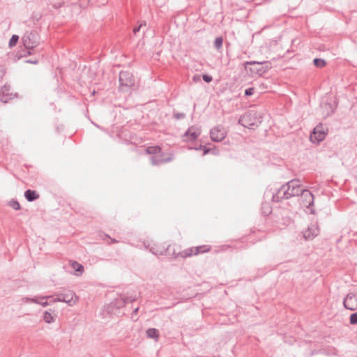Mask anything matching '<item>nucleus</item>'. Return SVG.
Wrapping results in <instances>:
<instances>
[{
    "label": "nucleus",
    "instance_id": "1",
    "mask_svg": "<svg viewBox=\"0 0 357 357\" xmlns=\"http://www.w3.org/2000/svg\"><path fill=\"white\" fill-rule=\"evenodd\" d=\"M302 192L299 180L293 179L282 185L273 195V201L279 202L282 199H288L292 197H298Z\"/></svg>",
    "mask_w": 357,
    "mask_h": 357
},
{
    "label": "nucleus",
    "instance_id": "2",
    "mask_svg": "<svg viewBox=\"0 0 357 357\" xmlns=\"http://www.w3.org/2000/svg\"><path fill=\"white\" fill-rule=\"evenodd\" d=\"M22 41L26 50H33L39 45L40 36L36 31H27L22 37Z\"/></svg>",
    "mask_w": 357,
    "mask_h": 357
},
{
    "label": "nucleus",
    "instance_id": "3",
    "mask_svg": "<svg viewBox=\"0 0 357 357\" xmlns=\"http://www.w3.org/2000/svg\"><path fill=\"white\" fill-rule=\"evenodd\" d=\"M245 68L247 69L248 66H252V67L250 68V71L252 73H256L259 75H262L266 73L268 69L271 68V63L268 61H246L244 63Z\"/></svg>",
    "mask_w": 357,
    "mask_h": 357
},
{
    "label": "nucleus",
    "instance_id": "4",
    "mask_svg": "<svg viewBox=\"0 0 357 357\" xmlns=\"http://www.w3.org/2000/svg\"><path fill=\"white\" fill-rule=\"evenodd\" d=\"M120 89L122 91H127L129 88L135 85V79L131 73L128 71H121L119 73Z\"/></svg>",
    "mask_w": 357,
    "mask_h": 357
},
{
    "label": "nucleus",
    "instance_id": "5",
    "mask_svg": "<svg viewBox=\"0 0 357 357\" xmlns=\"http://www.w3.org/2000/svg\"><path fill=\"white\" fill-rule=\"evenodd\" d=\"M135 301V298L134 297H120L116 298L108 307L109 312L112 314H117V312L114 310V308L116 310H120L128 303H132Z\"/></svg>",
    "mask_w": 357,
    "mask_h": 357
},
{
    "label": "nucleus",
    "instance_id": "6",
    "mask_svg": "<svg viewBox=\"0 0 357 357\" xmlns=\"http://www.w3.org/2000/svg\"><path fill=\"white\" fill-rule=\"evenodd\" d=\"M298 197V201L303 207L310 208L313 205L314 195L309 190L302 188Z\"/></svg>",
    "mask_w": 357,
    "mask_h": 357
},
{
    "label": "nucleus",
    "instance_id": "7",
    "mask_svg": "<svg viewBox=\"0 0 357 357\" xmlns=\"http://www.w3.org/2000/svg\"><path fill=\"white\" fill-rule=\"evenodd\" d=\"M77 298L75 294L72 291H68L66 293L59 294L54 300V302H64L68 305L72 306L76 303Z\"/></svg>",
    "mask_w": 357,
    "mask_h": 357
},
{
    "label": "nucleus",
    "instance_id": "8",
    "mask_svg": "<svg viewBox=\"0 0 357 357\" xmlns=\"http://www.w3.org/2000/svg\"><path fill=\"white\" fill-rule=\"evenodd\" d=\"M255 114L252 112H247L240 117L238 123L243 126L248 128H254L257 126V122L255 119Z\"/></svg>",
    "mask_w": 357,
    "mask_h": 357
},
{
    "label": "nucleus",
    "instance_id": "9",
    "mask_svg": "<svg viewBox=\"0 0 357 357\" xmlns=\"http://www.w3.org/2000/svg\"><path fill=\"white\" fill-rule=\"evenodd\" d=\"M343 305L346 309L351 311L357 310V295L349 293L343 301Z\"/></svg>",
    "mask_w": 357,
    "mask_h": 357
},
{
    "label": "nucleus",
    "instance_id": "10",
    "mask_svg": "<svg viewBox=\"0 0 357 357\" xmlns=\"http://www.w3.org/2000/svg\"><path fill=\"white\" fill-rule=\"evenodd\" d=\"M210 135L213 142H219L225 138L226 132L223 127L218 126L211 130Z\"/></svg>",
    "mask_w": 357,
    "mask_h": 357
},
{
    "label": "nucleus",
    "instance_id": "11",
    "mask_svg": "<svg viewBox=\"0 0 357 357\" xmlns=\"http://www.w3.org/2000/svg\"><path fill=\"white\" fill-rule=\"evenodd\" d=\"M326 133L324 130L323 126L321 124L317 125L313 130L312 134L310 135V139L312 142L314 140L317 142H320L324 140L326 137Z\"/></svg>",
    "mask_w": 357,
    "mask_h": 357
},
{
    "label": "nucleus",
    "instance_id": "12",
    "mask_svg": "<svg viewBox=\"0 0 357 357\" xmlns=\"http://www.w3.org/2000/svg\"><path fill=\"white\" fill-rule=\"evenodd\" d=\"M319 233V229L316 223L311 224L307 229L303 231V236L306 240H311L316 237Z\"/></svg>",
    "mask_w": 357,
    "mask_h": 357
},
{
    "label": "nucleus",
    "instance_id": "13",
    "mask_svg": "<svg viewBox=\"0 0 357 357\" xmlns=\"http://www.w3.org/2000/svg\"><path fill=\"white\" fill-rule=\"evenodd\" d=\"M10 87L8 85H4L0 90V100L4 103L8 102L10 100L15 96V93L10 91Z\"/></svg>",
    "mask_w": 357,
    "mask_h": 357
},
{
    "label": "nucleus",
    "instance_id": "14",
    "mask_svg": "<svg viewBox=\"0 0 357 357\" xmlns=\"http://www.w3.org/2000/svg\"><path fill=\"white\" fill-rule=\"evenodd\" d=\"M201 134V129L196 126L190 127L185 132L183 137H186L188 140L195 141Z\"/></svg>",
    "mask_w": 357,
    "mask_h": 357
},
{
    "label": "nucleus",
    "instance_id": "15",
    "mask_svg": "<svg viewBox=\"0 0 357 357\" xmlns=\"http://www.w3.org/2000/svg\"><path fill=\"white\" fill-rule=\"evenodd\" d=\"M51 296H38L35 298H28V297H23L22 298V301L23 303H28L31 302L37 304L41 305L43 307H46L48 305L47 301L40 302L39 300H43L47 299V298H50Z\"/></svg>",
    "mask_w": 357,
    "mask_h": 357
},
{
    "label": "nucleus",
    "instance_id": "16",
    "mask_svg": "<svg viewBox=\"0 0 357 357\" xmlns=\"http://www.w3.org/2000/svg\"><path fill=\"white\" fill-rule=\"evenodd\" d=\"M172 160L171 157L163 158L162 157L152 156L151 158V162L153 165H159L162 163L170 162Z\"/></svg>",
    "mask_w": 357,
    "mask_h": 357
},
{
    "label": "nucleus",
    "instance_id": "17",
    "mask_svg": "<svg viewBox=\"0 0 357 357\" xmlns=\"http://www.w3.org/2000/svg\"><path fill=\"white\" fill-rule=\"evenodd\" d=\"M24 197L28 202H33L39 198V195L32 190H27L24 192Z\"/></svg>",
    "mask_w": 357,
    "mask_h": 357
},
{
    "label": "nucleus",
    "instance_id": "18",
    "mask_svg": "<svg viewBox=\"0 0 357 357\" xmlns=\"http://www.w3.org/2000/svg\"><path fill=\"white\" fill-rule=\"evenodd\" d=\"M195 252V247H192L183 250L180 254L182 257L185 258L193 255H196Z\"/></svg>",
    "mask_w": 357,
    "mask_h": 357
},
{
    "label": "nucleus",
    "instance_id": "19",
    "mask_svg": "<svg viewBox=\"0 0 357 357\" xmlns=\"http://www.w3.org/2000/svg\"><path fill=\"white\" fill-rule=\"evenodd\" d=\"M146 335L150 338L158 339L159 337L158 331L155 328H149L146 331Z\"/></svg>",
    "mask_w": 357,
    "mask_h": 357
},
{
    "label": "nucleus",
    "instance_id": "20",
    "mask_svg": "<svg viewBox=\"0 0 357 357\" xmlns=\"http://www.w3.org/2000/svg\"><path fill=\"white\" fill-rule=\"evenodd\" d=\"M43 320L47 324H51L54 322L55 317L50 312L45 311L43 315Z\"/></svg>",
    "mask_w": 357,
    "mask_h": 357
},
{
    "label": "nucleus",
    "instance_id": "21",
    "mask_svg": "<svg viewBox=\"0 0 357 357\" xmlns=\"http://www.w3.org/2000/svg\"><path fill=\"white\" fill-rule=\"evenodd\" d=\"M72 267L78 273L77 275H81L84 272V267L82 264H79L77 261H74L72 264Z\"/></svg>",
    "mask_w": 357,
    "mask_h": 357
},
{
    "label": "nucleus",
    "instance_id": "22",
    "mask_svg": "<svg viewBox=\"0 0 357 357\" xmlns=\"http://www.w3.org/2000/svg\"><path fill=\"white\" fill-rule=\"evenodd\" d=\"M195 250H196V255L200 254V253H205V252H207L210 250V247L207 246V245H200V246H197V247H195Z\"/></svg>",
    "mask_w": 357,
    "mask_h": 357
},
{
    "label": "nucleus",
    "instance_id": "23",
    "mask_svg": "<svg viewBox=\"0 0 357 357\" xmlns=\"http://www.w3.org/2000/svg\"><path fill=\"white\" fill-rule=\"evenodd\" d=\"M314 65L317 68H323L326 65L325 60L316 58L313 60Z\"/></svg>",
    "mask_w": 357,
    "mask_h": 357
},
{
    "label": "nucleus",
    "instance_id": "24",
    "mask_svg": "<svg viewBox=\"0 0 357 357\" xmlns=\"http://www.w3.org/2000/svg\"><path fill=\"white\" fill-rule=\"evenodd\" d=\"M160 147L159 146H149L146 149V153L149 154H157L160 152Z\"/></svg>",
    "mask_w": 357,
    "mask_h": 357
},
{
    "label": "nucleus",
    "instance_id": "25",
    "mask_svg": "<svg viewBox=\"0 0 357 357\" xmlns=\"http://www.w3.org/2000/svg\"><path fill=\"white\" fill-rule=\"evenodd\" d=\"M19 40V36L17 35H13L11 38L9 40V47H12L15 46Z\"/></svg>",
    "mask_w": 357,
    "mask_h": 357
},
{
    "label": "nucleus",
    "instance_id": "26",
    "mask_svg": "<svg viewBox=\"0 0 357 357\" xmlns=\"http://www.w3.org/2000/svg\"><path fill=\"white\" fill-rule=\"evenodd\" d=\"M222 42L223 40L222 37L216 38L214 41V47L218 50L220 49L222 46Z\"/></svg>",
    "mask_w": 357,
    "mask_h": 357
},
{
    "label": "nucleus",
    "instance_id": "27",
    "mask_svg": "<svg viewBox=\"0 0 357 357\" xmlns=\"http://www.w3.org/2000/svg\"><path fill=\"white\" fill-rule=\"evenodd\" d=\"M9 206L15 210L20 209V204L17 200H11L9 202Z\"/></svg>",
    "mask_w": 357,
    "mask_h": 357
},
{
    "label": "nucleus",
    "instance_id": "28",
    "mask_svg": "<svg viewBox=\"0 0 357 357\" xmlns=\"http://www.w3.org/2000/svg\"><path fill=\"white\" fill-rule=\"evenodd\" d=\"M349 321L351 324H357V312L353 313L350 315Z\"/></svg>",
    "mask_w": 357,
    "mask_h": 357
},
{
    "label": "nucleus",
    "instance_id": "29",
    "mask_svg": "<svg viewBox=\"0 0 357 357\" xmlns=\"http://www.w3.org/2000/svg\"><path fill=\"white\" fill-rule=\"evenodd\" d=\"M143 26H146L145 22L144 24L141 23L139 26L135 27L132 31L134 34H136L137 32H139L140 29L143 27Z\"/></svg>",
    "mask_w": 357,
    "mask_h": 357
},
{
    "label": "nucleus",
    "instance_id": "30",
    "mask_svg": "<svg viewBox=\"0 0 357 357\" xmlns=\"http://www.w3.org/2000/svg\"><path fill=\"white\" fill-rule=\"evenodd\" d=\"M202 78L204 79V82H207V83H209L212 81L213 78L211 75H202Z\"/></svg>",
    "mask_w": 357,
    "mask_h": 357
},
{
    "label": "nucleus",
    "instance_id": "31",
    "mask_svg": "<svg viewBox=\"0 0 357 357\" xmlns=\"http://www.w3.org/2000/svg\"><path fill=\"white\" fill-rule=\"evenodd\" d=\"M254 91H255L254 88H248V89H245V95L246 96H250L254 93Z\"/></svg>",
    "mask_w": 357,
    "mask_h": 357
},
{
    "label": "nucleus",
    "instance_id": "32",
    "mask_svg": "<svg viewBox=\"0 0 357 357\" xmlns=\"http://www.w3.org/2000/svg\"><path fill=\"white\" fill-rule=\"evenodd\" d=\"M174 116L177 119H181L185 117V114L183 113H176L174 114Z\"/></svg>",
    "mask_w": 357,
    "mask_h": 357
},
{
    "label": "nucleus",
    "instance_id": "33",
    "mask_svg": "<svg viewBox=\"0 0 357 357\" xmlns=\"http://www.w3.org/2000/svg\"><path fill=\"white\" fill-rule=\"evenodd\" d=\"M5 68L3 66H0V79L4 76Z\"/></svg>",
    "mask_w": 357,
    "mask_h": 357
},
{
    "label": "nucleus",
    "instance_id": "34",
    "mask_svg": "<svg viewBox=\"0 0 357 357\" xmlns=\"http://www.w3.org/2000/svg\"><path fill=\"white\" fill-rule=\"evenodd\" d=\"M107 238H109L111 240L110 242L108 243V244H111V243H118V241H116L115 238H110L109 236H106Z\"/></svg>",
    "mask_w": 357,
    "mask_h": 357
},
{
    "label": "nucleus",
    "instance_id": "35",
    "mask_svg": "<svg viewBox=\"0 0 357 357\" xmlns=\"http://www.w3.org/2000/svg\"><path fill=\"white\" fill-rule=\"evenodd\" d=\"M193 81L197 82L198 81H200V76L199 75H196L193 77Z\"/></svg>",
    "mask_w": 357,
    "mask_h": 357
},
{
    "label": "nucleus",
    "instance_id": "36",
    "mask_svg": "<svg viewBox=\"0 0 357 357\" xmlns=\"http://www.w3.org/2000/svg\"><path fill=\"white\" fill-rule=\"evenodd\" d=\"M138 310H139V307H136V308L133 310V312H132V313H133V314H136L137 313Z\"/></svg>",
    "mask_w": 357,
    "mask_h": 357
},
{
    "label": "nucleus",
    "instance_id": "37",
    "mask_svg": "<svg viewBox=\"0 0 357 357\" xmlns=\"http://www.w3.org/2000/svg\"><path fill=\"white\" fill-rule=\"evenodd\" d=\"M204 154H206L207 153L209 152V149H206V148L204 149Z\"/></svg>",
    "mask_w": 357,
    "mask_h": 357
},
{
    "label": "nucleus",
    "instance_id": "38",
    "mask_svg": "<svg viewBox=\"0 0 357 357\" xmlns=\"http://www.w3.org/2000/svg\"><path fill=\"white\" fill-rule=\"evenodd\" d=\"M205 148H206L205 146L201 145L199 147V149H204Z\"/></svg>",
    "mask_w": 357,
    "mask_h": 357
},
{
    "label": "nucleus",
    "instance_id": "39",
    "mask_svg": "<svg viewBox=\"0 0 357 357\" xmlns=\"http://www.w3.org/2000/svg\"><path fill=\"white\" fill-rule=\"evenodd\" d=\"M29 62H30V63H37V61H30Z\"/></svg>",
    "mask_w": 357,
    "mask_h": 357
}]
</instances>
